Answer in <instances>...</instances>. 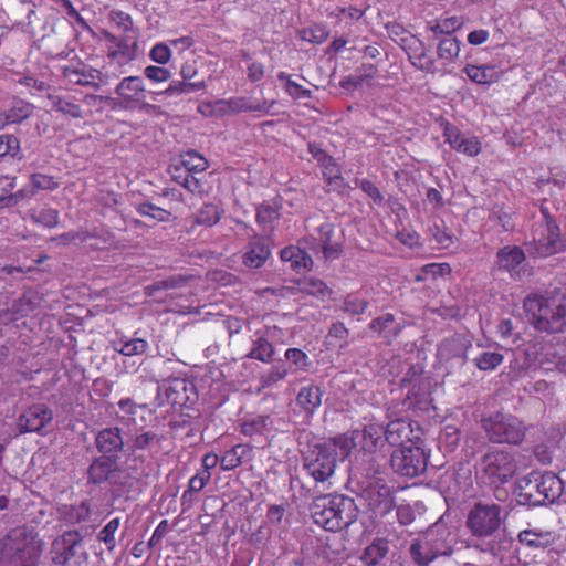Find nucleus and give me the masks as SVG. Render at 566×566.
Instances as JSON below:
<instances>
[{"label":"nucleus","instance_id":"obj_63","mask_svg":"<svg viewBox=\"0 0 566 566\" xmlns=\"http://www.w3.org/2000/svg\"><path fill=\"white\" fill-rule=\"evenodd\" d=\"M409 60L413 66L426 73L436 72V63L423 48L420 53L413 52L412 54H409Z\"/></svg>","mask_w":566,"mask_h":566},{"label":"nucleus","instance_id":"obj_32","mask_svg":"<svg viewBox=\"0 0 566 566\" xmlns=\"http://www.w3.org/2000/svg\"><path fill=\"white\" fill-rule=\"evenodd\" d=\"M172 179L196 196H205L208 193L207 180L197 177L196 172H181V169H170Z\"/></svg>","mask_w":566,"mask_h":566},{"label":"nucleus","instance_id":"obj_17","mask_svg":"<svg viewBox=\"0 0 566 566\" xmlns=\"http://www.w3.org/2000/svg\"><path fill=\"white\" fill-rule=\"evenodd\" d=\"M18 532H10L2 541L4 556L0 559V566H32L29 562L30 549L27 545L15 544Z\"/></svg>","mask_w":566,"mask_h":566},{"label":"nucleus","instance_id":"obj_12","mask_svg":"<svg viewBox=\"0 0 566 566\" xmlns=\"http://www.w3.org/2000/svg\"><path fill=\"white\" fill-rule=\"evenodd\" d=\"M346 446L365 453H375L385 444V427L370 420L344 436Z\"/></svg>","mask_w":566,"mask_h":566},{"label":"nucleus","instance_id":"obj_51","mask_svg":"<svg viewBox=\"0 0 566 566\" xmlns=\"http://www.w3.org/2000/svg\"><path fill=\"white\" fill-rule=\"evenodd\" d=\"M185 381L178 379L164 385V397L167 403L171 406H182L185 403Z\"/></svg>","mask_w":566,"mask_h":566},{"label":"nucleus","instance_id":"obj_58","mask_svg":"<svg viewBox=\"0 0 566 566\" xmlns=\"http://www.w3.org/2000/svg\"><path fill=\"white\" fill-rule=\"evenodd\" d=\"M369 303L355 294H348L343 300L342 310L349 315H361L367 310Z\"/></svg>","mask_w":566,"mask_h":566},{"label":"nucleus","instance_id":"obj_34","mask_svg":"<svg viewBox=\"0 0 566 566\" xmlns=\"http://www.w3.org/2000/svg\"><path fill=\"white\" fill-rule=\"evenodd\" d=\"M280 256L282 261L289 262L291 269L296 272L311 270L313 265L312 258L296 245L285 247L282 249Z\"/></svg>","mask_w":566,"mask_h":566},{"label":"nucleus","instance_id":"obj_27","mask_svg":"<svg viewBox=\"0 0 566 566\" xmlns=\"http://www.w3.org/2000/svg\"><path fill=\"white\" fill-rule=\"evenodd\" d=\"M96 447L104 454L116 455L124 448L120 429L112 427L101 430L96 437Z\"/></svg>","mask_w":566,"mask_h":566},{"label":"nucleus","instance_id":"obj_29","mask_svg":"<svg viewBox=\"0 0 566 566\" xmlns=\"http://www.w3.org/2000/svg\"><path fill=\"white\" fill-rule=\"evenodd\" d=\"M271 254L268 242L260 237H254L249 242L247 252L243 255V263L253 269L261 268Z\"/></svg>","mask_w":566,"mask_h":566},{"label":"nucleus","instance_id":"obj_64","mask_svg":"<svg viewBox=\"0 0 566 566\" xmlns=\"http://www.w3.org/2000/svg\"><path fill=\"white\" fill-rule=\"evenodd\" d=\"M210 479H211V473L208 471H200L197 474H195L193 476H191L189 480L188 490L185 491L181 495L182 503L186 501L189 493L200 492L208 484Z\"/></svg>","mask_w":566,"mask_h":566},{"label":"nucleus","instance_id":"obj_39","mask_svg":"<svg viewBox=\"0 0 566 566\" xmlns=\"http://www.w3.org/2000/svg\"><path fill=\"white\" fill-rule=\"evenodd\" d=\"M209 161L206 157L196 150H188L181 155L180 166H174L171 169H181V172L200 174L207 170Z\"/></svg>","mask_w":566,"mask_h":566},{"label":"nucleus","instance_id":"obj_4","mask_svg":"<svg viewBox=\"0 0 566 566\" xmlns=\"http://www.w3.org/2000/svg\"><path fill=\"white\" fill-rule=\"evenodd\" d=\"M481 426L494 443L520 444L526 433V427L517 417L501 411L483 418Z\"/></svg>","mask_w":566,"mask_h":566},{"label":"nucleus","instance_id":"obj_33","mask_svg":"<svg viewBox=\"0 0 566 566\" xmlns=\"http://www.w3.org/2000/svg\"><path fill=\"white\" fill-rule=\"evenodd\" d=\"M223 213V209L218 205L211 202L203 203L191 217V230H195L196 226H201L206 228H211L216 226L220 221Z\"/></svg>","mask_w":566,"mask_h":566},{"label":"nucleus","instance_id":"obj_30","mask_svg":"<svg viewBox=\"0 0 566 566\" xmlns=\"http://www.w3.org/2000/svg\"><path fill=\"white\" fill-rule=\"evenodd\" d=\"M322 397V389L314 384H310L307 386H303L300 389L296 396V405L304 412L313 415L316 411V409L321 406Z\"/></svg>","mask_w":566,"mask_h":566},{"label":"nucleus","instance_id":"obj_5","mask_svg":"<svg viewBox=\"0 0 566 566\" xmlns=\"http://www.w3.org/2000/svg\"><path fill=\"white\" fill-rule=\"evenodd\" d=\"M429 454L424 443L408 444L397 448L391 453L390 463L396 473L402 476L415 478L427 471Z\"/></svg>","mask_w":566,"mask_h":566},{"label":"nucleus","instance_id":"obj_31","mask_svg":"<svg viewBox=\"0 0 566 566\" xmlns=\"http://www.w3.org/2000/svg\"><path fill=\"white\" fill-rule=\"evenodd\" d=\"M52 109L65 117L78 119L83 118V108L76 98L71 95H50Z\"/></svg>","mask_w":566,"mask_h":566},{"label":"nucleus","instance_id":"obj_47","mask_svg":"<svg viewBox=\"0 0 566 566\" xmlns=\"http://www.w3.org/2000/svg\"><path fill=\"white\" fill-rule=\"evenodd\" d=\"M461 43L455 36L442 38L437 48L438 57L446 62H453L460 54Z\"/></svg>","mask_w":566,"mask_h":566},{"label":"nucleus","instance_id":"obj_37","mask_svg":"<svg viewBox=\"0 0 566 566\" xmlns=\"http://www.w3.org/2000/svg\"><path fill=\"white\" fill-rule=\"evenodd\" d=\"M388 551L389 546L387 539L375 538L371 544L364 549L360 560L366 566H377L386 557Z\"/></svg>","mask_w":566,"mask_h":566},{"label":"nucleus","instance_id":"obj_19","mask_svg":"<svg viewBox=\"0 0 566 566\" xmlns=\"http://www.w3.org/2000/svg\"><path fill=\"white\" fill-rule=\"evenodd\" d=\"M409 552L418 566H429L437 557L446 554L440 549L438 541L431 538L430 535L413 542Z\"/></svg>","mask_w":566,"mask_h":566},{"label":"nucleus","instance_id":"obj_57","mask_svg":"<svg viewBox=\"0 0 566 566\" xmlns=\"http://www.w3.org/2000/svg\"><path fill=\"white\" fill-rule=\"evenodd\" d=\"M119 412L118 416L123 426L135 424V416L137 415L140 406L135 403L132 398H123L118 401Z\"/></svg>","mask_w":566,"mask_h":566},{"label":"nucleus","instance_id":"obj_35","mask_svg":"<svg viewBox=\"0 0 566 566\" xmlns=\"http://www.w3.org/2000/svg\"><path fill=\"white\" fill-rule=\"evenodd\" d=\"M517 538L531 548H546L555 542V535L549 531L523 530Z\"/></svg>","mask_w":566,"mask_h":566},{"label":"nucleus","instance_id":"obj_10","mask_svg":"<svg viewBox=\"0 0 566 566\" xmlns=\"http://www.w3.org/2000/svg\"><path fill=\"white\" fill-rule=\"evenodd\" d=\"M502 509L496 503H475L468 514L467 527L476 537L493 535L501 525Z\"/></svg>","mask_w":566,"mask_h":566},{"label":"nucleus","instance_id":"obj_50","mask_svg":"<svg viewBox=\"0 0 566 566\" xmlns=\"http://www.w3.org/2000/svg\"><path fill=\"white\" fill-rule=\"evenodd\" d=\"M298 35L303 41L322 44L329 38V30L325 24L314 23L302 29Z\"/></svg>","mask_w":566,"mask_h":566},{"label":"nucleus","instance_id":"obj_9","mask_svg":"<svg viewBox=\"0 0 566 566\" xmlns=\"http://www.w3.org/2000/svg\"><path fill=\"white\" fill-rule=\"evenodd\" d=\"M523 495L532 504L553 503L563 491L562 480L552 472L541 475H532L525 481Z\"/></svg>","mask_w":566,"mask_h":566},{"label":"nucleus","instance_id":"obj_26","mask_svg":"<svg viewBox=\"0 0 566 566\" xmlns=\"http://www.w3.org/2000/svg\"><path fill=\"white\" fill-rule=\"evenodd\" d=\"M252 458V447L250 444L238 443L221 455L220 468L222 471H232L239 468L243 462L251 461Z\"/></svg>","mask_w":566,"mask_h":566},{"label":"nucleus","instance_id":"obj_16","mask_svg":"<svg viewBox=\"0 0 566 566\" xmlns=\"http://www.w3.org/2000/svg\"><path fill=\"white\" fill-rule=\"evenodd\" d=\"M53 419L52 410L43 405L38 403L29 407L19 417V426L21 432H39Z\"/></svg>","mask_w":566,"mask_h":566},{"label":"nucleus","instance_id":"obj_22","mask_svg":"<svg viewBox=\"0 0 566 566\" xmlns=\"http://www.w3.org/2000/svg\"><path fill=\"white\" fill-rule=\"evenodd\" d=\"M463 73L475 84L490 86L497 83L502 77V71L492 64L476 65L468 63Z\"/></svg>","mask_w":566,"mask_h":566},{"label":"nucleus","instance_id":"obj_38","mask_svg":"<svg viewBox=\"0 0 566 566\" xmlns=\"http://www.w3.org/2000/svg\"><path fill=\"white\" fill-rule=\"evenodd\" d=\"M60 515L69 524H80L90 518L91 504L88 501H82L78 504L63 505L60 509Z\"/></svg>","mask_w":566,"mask_h":566},{"label":"nucleus","instance_id":"obj_45","mask_svg":"<svg viewBox=\"0 0 566 566\" xmlns=\"http://www.w3.org/2000/svg\"><path fill=\"white\" fill-rule=\"evenodd\" d=\"M29 219L35 224L51 229L59 224L60 213L56 209L45 206L39 209H31L29 211Z\"/></svg>","mask_w":566,"mask_h":566},{"label":"nucleus","instance_id":"obj_28","mask_svg":"<svg viewBox=\"0 0 566 566\" xmlns=\"http://www.w3.org/2000/svg\"><path fill=\"white\" fill-rule=\"evenodd\" d=\"M470 344L468 339L459 334H454L443 339L438 346V356L442 360L453 358H464Z\"/></svg>","mask_w":566,"mask_h":566},{"label":"nucleus","instance_id":"obj_44","mask_svg":"<svg viewBox=\"0 0 566 566\" xmlns=\"http://www.w3.org/2000/svg\"><path fill=\"white\" fill-rule=\"evenodd\" d=\"M298 289L302 293L317 298H325L333 293L324 281L314 276H307L298 282Z\"/></svg>","mask_w":566,"mask_h":566},{"label":"nucleus","instance_id":"obj_41","mask_svg":"<svg viewBox=\"0 0 566 566\" xmlns=\"http://www.w3.org/2000/svg\"><path fill=\"white\" fill-rule=\"evenodd\" d=\"M463 19L461 17H446L430 21L428 28L436 35L453 36L452 34L461 29Z\"/></svg>","mask_w":566,"mask_h":566},{"label":"nucleus","instance_id":"obj_23","mask_svg":"<svg viewBox=\"0 0 566 566\" xmlns=\"http://www.w3.org/2000/svg\"><path fill=\"white\" fill-rule=\"evenodd\" d=\"M282 203L280 199L264 200L255 209V221L263 231L272 232L275 222L281 217Z\"/></svg>","mask_w":566,"mask_h":566},{"label":"nucleus","instance_id":"obj_62","mask_svg":"<svg viewBox=\"0 0 566 566\" xmlns=\"http://www.w3.org/2000/svg\"><path fill=\"white\" fill-rule=\"evenodd\" d=\"M356 185L373 200L375 205L384 206L385 197L374 181L363 178L357 179Z\"/></svg>","mask_w":566,"mask_h":566},{"label":"nucleus","instance_id":"obj_20","mask_svg":"<svg viewBox=\"0 0 566 566\" xmlns=\"http://www.w3.org/2000/svg\"><path fill=\"white\" fill-rule=\"evenodd\" d=\"M526 260L525 252L517 245H505L496 253V266L501 271L509 272L512 277L520 276L518 266Z\"/></svg>","mask_w":566,"mask_h":566},{"label":"nucleus","instance_id":"obj_2","mask_svg":"<svg viewBox=\"0 0 566 566\" xmlns=\"http://www.w3.org/2000/svg\"><path fill=\"white\" fill-rule=\"evenodd\" d=\"M315 524L329 532H338L353 524L358 515L355 501L343 494L317 497L311 506Z\"/></svg>","mask_w":566,"mask_h":566},{"label":"nucleus","instance_id":"obj_13","mask_svg":"<svg viewBox=\"0 0 566 566\" xmlns=\"http://www.w3.org/2000/svg\"><path fill=\"white\" fill-rule=\"evenodd\" d=\"M421 426L409 418L391 420L385 428V440L391 444L402 447L408 444L424 443Z\"/></svg>","mask_w":566,"mask_h":566},{"label":"nucleus","instance_id":"obj_18","mask_svg":"<svg viewBox=\"0 0 566 566\" xmlns=\"http://www.w3.org/2000/svg\"><path fill=\"white\" fill-rule=\"evenodd\" d=\"M62 74L71 84L93 86L94 88L99 87V83L97 81H101V72L95 69L87 67L82 63H71L63 66Z\"/></svg>","mask_w":566,"mask_h":566},{"label":"nucleus","instance_id":"obj_56","mask_svg":"<svg viewBox=\"0 0 566 566\" xmlns=\"http://www.w3.org/2000/svg\"><path fill=\"white\" fill-rule=\"evenodd\" d=\"M119 525V517L112 518L97 534V539L103 542L108 551H113L116 546L115 533Z\"/></svg>","mask_w":566,"mask_h":566},{"label":"nucleus","instance_id":"obj_3","mask_svg":"<svg viewBox=\"0 0 566 566\" xmlns=\"http://www.w3.org/2000/svg\"><path fill=\"white\" fill-rule=\"evenodd\" d=\"M516 470L517 463L511 451L493 448L482 457L476 474L483 484L499 488L512 480Z\"/></svg>","mask_w":566,"mask_h":566},{"label":"nucleus","instance_id":"obj_46","mask_svg":"<svg viewBox=\"0 0 566 566\" xmlns=\"http://www.w3.org/2000/svg\"><path fill=\"white\" fill-rule=\"evenodd\" d=\"M163 437L154 431H143L132 437L128 442V449L132 452L144 451L150 449L155 444H160Z\"/></svg>","mask_w":566,"mask_h":566},{"label":"nucleus","instance_id":"obj_49","mask_svg":"<svg viewBox=\"0 0 566 566\" xmlns=\"http://www.w3.org/2000/svg\"><path fill=\"white\" fill-rule=\"evenodd\" d=\"M274 346L264 337H258L253 342V346L248 357L260 360L262 363H271L274 357Z\"/></svg>","mask_w":566,"mask_h":566},{"label":"nucleus","instance_id":"obj_55","mask_svg":"<svg viewBox=\"0 0 566 566\" xmlns=\"http://www.w3.org/2000/svg\"><path fill=\"white\" fill-rule=\"evenodd\" d=\"M30 186L35 192L40 190L52 191L60 187V181L54 176L35 172L30 176Z\"/></svg>","mask_w":566,"mask_h":566},{"label":"nucleus","instance_id":"obj_60","mask_svg":"<svg viewBox=\"0 0 566 566\" xmlns=\"http://www.w3.org/2000/svg\"><path fill=\"white\" fill-rule=\"evenodd\" d=\"M137 212L140 214V216H144V217H149L158 222H165V221H168L169 220V217H170V212L160 208V207H157L155 206L154 203H150V202H144V203H140L137 208Z\"/></svg>","mask_w":566,"mask_h":566},{"label":"nucleus","instance_id":"obj_36","mask_svg":"<svg viewBox=\"0 0 566 566\" xmlns=\"http://www.w3.org/2000/svg\"><path fill=\"white\" fill-rule=\"evenodd\" d=\"M33 105L24 101L15 102L6 113L0 114V129L6 125L19 124L33 113Z\"/></svg>","mask_w":566,"mask_h":566},{"label":"nucleus","instance_id":"obj_11","mask_svg":"<svg viewBox=\"0 0 566 566\" xmlns=\"http://www.w3.org/2000/svg\"><path fill=\"white\" fill-rule=\"evenodd\" d=\"M401 387L407 389L403 405L409 410L413 411H429L433 408L432 399V380L430 377L423 375H416L410 377L408 374L402 379Z\"/></svg>","mask_w":566,"mask_h":566},{"label":"nucleus","instance_id":"obj_15","mask_svg":"<svg viewBox=\"0 0 566 566\" xmlns=\"http://www.w3.org/2000/svg\"><path fill=\"white\" fill-rule=\"evenodd\" d=\"M442 135L450 147L469 157H475L481 153V143L478 137L463 134L457 126L447 119L440 123Z\"/></svg>","mask_w":566,"mask_h":566},{"label":"nucleus","instance_id":"obj_8","mask_svg":"<svg viewBox=\"0 0 566 566\" xmlns=\"http://www.w3.org/2000/svg\"><path fill=\"white\" fill-rule=\"evenodd\" d=\"M51 558L55 565L64 566L69 563L81 565L87 558L83 547V536L78 531H65L56 537L51 547Z\"/></svg>","mask_w":566,"mask_h":566},{"label":"nucleus","instance_id":"obj_21","mask_svg":"<svg viewBox=\"0 0 566 566\" xmlns=\"http://www.w3.org/2000/svg\"><path fill=\"white\" fill-rule=\"evenodd\" d=\"M369 506L375 514L385 516L396 507L395 492L386 484H377L369 494Z\"/></svg>","mask_w":566,"mask_h":566},{"label":"nucleus","instance_id":"obj_48","mask_svg":"<svg viewBox=\"0 0 566 566\" xmlns=\"http://www.w3.org/2000/svg\"><path fill=\"white\" fill-rule=\"evenodd\" d=\"M113 471V462L108 458L96 459L88 468V479L95 484L105 482Z\"/></svg>","mask_w":566,"mask_h":566},{"label":"nucleus","instance_id":"obj_53","mask_svg":"<svg viewBox=\"0 0 566 566\" xmlns=\"http://www.w3.org/2000/svg\"><path fill=\"white\" fill-rule=\"evenodd\" d=\"M504 356L495 352H483L474 358V365L482 371H491L502 365Z\"/></svg>","mask_w":566,"mask_h":566},{"label":"nucleus","instance_id":"obj_42","mask_svg":"<svg viewBox=\"0 0 566 566\" xmlns=\"http://www.w3.org/2000/svg\"><path fill=\"white\" fill-rule=\"evenodd\" d=\"M376 69L373 64H363L354 74L340 80L339 85L344 90H355L364 85L365 82L373 78Z\"/></svg>","mask_w":566,"mask_h":566},{"label":"nucleus","instance_id":"obj_14","mask_svg":"<svg viewBox=\"0 0 566 566\" xmlns=\"http://www.w3.org/2000/svg\"><path fill=\"white\" fill-rule=\"evenodd\" d=\"M560 230L539 228L532 242L527 244V252L532 258H548L564 251Z\"/></svg>","mask_w":566,"mask_h":566},{"label":"nucleus","instance_id":"obj_40","mask_svg":"<svg viewBox=\"0 0 566 566\" xmlns=\"http://www.w3.org/2000/svg\"><path fill=\"white\" fill-rule=\"evenodd\" d=\"M396 323L395 315L391 313H386L379 317H376L370 321L368 327L370 331L376 332L384 337H396L402 331V326Z\"/></svg>","mask_w":566,"mask_h":566},{"label":"nucleus","instance_id":"obj_61","mask_svg":"<svg viewBox=\"0 0 566 566\" xmlns=\"http://www.w3.org/2000/svg\"><path fill=\"white\" fill-rule=\"evenodd\" d=\"M450 272L451 268L448 263H429L421 268L420 274L416 276V280L420 282L428 276L436 279L438 276H444Z\"/></svg>","mask_w":566,"mask_h":566},{"label":"nucleus","instance_id":"obj_54","mask_svg":"<svg viewBox=\"0 0 566 566\" xmlns=\"http://www.w3.org/2000/svg\"><path fill=\"white\" fill-rule=\"evenodd\" d=\"M325 161L321 163L323 168V178L328 186H335L342 181L340 168L334 158L329 155H324Z\"/></svg>","mask_w":566,"mask_h":566},{"label":"nucleus","instance_id":"obj_25","mask_svg":"<svg viewBox=\"0 0 566 566\" xmlns=\"http://www.w3.org/2000/svg\"><path fill=\"white\" fill-rule=\"evenodd\" d=\"M274 104L272 102L268 105V102L263 103H253L248 97L244 96H234L229 99H222L218 102L220 109L228 113H248V112H262L269 113L271 106Z\"/></svg>","mask_w":566,"mask_h":566},{"label":"nucleus","instance_id":"obj_6","mask_svg":"<svg viewBox=\"0 0 566 566\" xmlns=\"http://www.w3.org/2000/svg\"><path fill=\"white\" fill-rule=\"evenodd\" d=\"M118 102L115 107L124 111H139L145 113H154L157 106L146 102L147 90L140 76L124 77L115 90Z\"/></svg>","mask_w":566,"mask_h":566},{"label":"nucleus","instance_id":"obj_24","mask_svg":"<svg viewBox=\"0 0 566 566\" xmlns=\"http://www.w3.org/2000/svg\"><path fill=\"white\" fill-rule=\"evenodd\" d=\"M334 227L332 223H323L318 228L317 247L325 260H336L343 253V244L333 240Z\"/></svg>","mask_w":566,"mask_h":566},{"label":"nucleus","instance_id":"obj_59","mask_svg":"<svg viewBox=\"0 0 566 566\" xmlns=\"http://www.w3.org/2000/svg\"><path fill=\"white\" fill-rule=\"evenodd\" d=\"M117 349L124 356L142 355L148 348V343L143 338H133L119 342Z\"/></svg>","mask_w":566,"mask_h":566},{"label":"nucleus","instance_id":"obj_43","mask_svg":"<svg viewBox=\"0 0 566 566\" xmlns=\"http://www.w3.org/2000/svg\"><path fill=\"white\" fill-rule=\"evenodd\" d=\"M270 424V416H253L243 420V422L241 423V433L247 437L261 436L269 431Z\"/></svg>","mask_w":566,"mask_h":566},{"label":"nucleus","instance_id":"obj_7","mask_svg":"<svg viewBox=\"0 0 566 566\" xmlns=\"http://www.w3.org/2000/svg\"><path fill=\"white\" fill-rule=\"evenodd\" d=\"M337 454L334 448L326 444H316L303 457V467L315 482L328 481L335 472Z\"/></svg>","mask_w":566,"mask_h":566},{"label":"nucleus","instance_id":"obj_52","mask_svg":"<svg viewBox=\"0 0 566 566\" xmlns=\"http://www.w3.org/2000/svg\"><path fill=\"white\" fill-rule=\"evenodd\" d=\"M429 231L434 242L443 249L452 247L457 241L455 234L450 231L443 223H434L432 227H430Z\"/></svg>","mask_w":566,"mask_h":566},{"label":"nucleus","instance_id":"obj_1","mask_svg":"<svg viewBox=\"0 0 566 566\" xmlns=\"http://www.w3.org/2000/svg\"><path fill=\"white\" fill-rule=\"evenodd\" d=\"M530 322L539 332L560 333L566 328V295H527L523 303Z\"/></svg>","mask_w":566,"mask_h":566}]
</instances>
